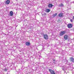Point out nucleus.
<instances>
[{
    "instance_id": "1",
    "label": "nucleus",
    "mask_w": 74,
    "mask_h": 74,
    "mask_svg": "<svg viewBox=\"0 0 74 74\" xmlns=\"http://www.w3.org/2000/svg\"><path fill=\"white\" fill-rule=\"evenodd\" d=\"M65 34V32L63 31H61L60 32V36H63V35H64Z\"/></svg>"
},
{
    "instance_id": "2",
    "label": "nucleus",
    "mask_w": 74,
    "mask_h": 74,
    "mask_svg": "<svg viewBox=\"0 0 74 74\" xmlns=\"http://www.w3.org/2000/svg\"><path fill=\"white\" fill-rule=\"evenodd\" d=\"M49 72H50L51 74H55V73L54 72V71L52 70V69H49Z\"/></svg>"
},
{
    "instance_id": "3",
    "label": "nucleus",
    "mask_w": 74,
    "mask_h": 74,
    "mask_svg": "<svg viewBox=\"0 0 74 74\" xmlns=\"http://www.w3.org/2000/svg\"><path fill=\"white\" fill-rule=\"evenodd\" d=\"M53 6V5H52V4H49L48 5V7L49 8H52Z\"/></svg>"
},
{
    "instance_id": "4",
    "label": "nucleus",
    "mask_w": 74,
    "mask_h": 74,
    "mask_svg": "<svg viewBox=\"0 0 74 74\" xmlns=\"http://www.w3.org/2000/svg\"><path fill=\"white\" fill-rule=\"evenodd\" d=\"M70 59L71 60V62H74V59L73 58V57H70Z\"/></svg>"
},
{
    "instance_id": "5",
    "label": "nucleus",
    "mask_w": 74,
    "mask_h": 74,
    "mask_svg": "<svg viewBox=\"0 0 74 74\" xmlns=\"http://www.w3.org/2000/svg\"><path fill=\"white\" fill-rule=\"evenodd\" d=\"M72 26L73 25L71 24H69L68 25V27L69 28H71V27H72Z\"/></svg>"
},
{
    "instance_id": "6",
    "label": "nucleus",
    "mask_w": 74,
    "mask_h": 74,
    "mask_svg": "<svg viewBox=\"0 0 74 74\" xmlns=\"http://www.w3.org/2000/svg\"><path fill=\"white\" fill-rule=\"evenodd\" d=\"M64 71V73H67V69H65V68L62 69Z\"/></svg>"
},
{
    "instance_id": "7",
    "label": "nucleus",
    "mask_w": 74,
    "mask_h": 74,
    "mask_svg": "<svg viewBox=\"0 0 74 74\" xmlns=\"http://www.w3.org/2000/svg\"><path fill=\"white\" fill-rule=\"evenodd\" d=\"M63 14L62 13H60L59 14V16L60 17H61L62 16H63Z\"/></svg>"
},
{
    "instance_id": "8",
    "label": "nucleus",
    "mask_w": 74,
    "mask_h": 74,
    "mask_svg": "<svg viewBox=\"0 0 74 74\" xmlns=\"http://www.w3.org/2000/svg\"><path fill=\"white\" fill-rule=\"evenodd\" d=\"M68 38V36L67 35H66L64 36V39L65 40H67Z\"/></svg>"
},
{
    "instance_id": "9",
    "label": "nucleus",
    "mask_w": 74,
    "mask_h": 74,
    "mask_svg": "<svg viewBox=\"0 0 74 74\" xmlns=\"http://www.w3.org/2000/svg\"><path fill=\"white\" fill-rule=\"evenodd\" d=\"M10 3V1L9 0H7L6 2V3L7 4H8Z\"/></svg>"
},
{
    "instance_id": "10",
    "label": "nucleus",
    "mask_w": 74,
    "mask_h": 74,
    "mask_svg": "<svg viewBox=\"0 0 74 74\" xmlns=\"http://www.w3.org/2000/svg\"><path fill=\"white\" fill-rule=\"evenodd\" d=\"M30 43L29 42H27L26 43V45L27 46L30 45Z\"/></svg>"
},
{
    "instance_id": "11",
    "label": "nucleus",
    "mask_w": 74,
    "mask_h": 74,
    "mask_svg": "<svg viewBox=\"0 0 74 74\" xmlns=\"http://www.w3.org/2000/svg\"><path fill=\"white\" fill-rule=\"evenodd\" d=\"M10 15L11 16L13 15V12L12 11H10Z\"/></svg>"
},
{
    "instance_id": "12",
    "label": "nucleus",
    "mask_w": 74,
    "mask_h": 74,
    "mask_svg": "<svg viewBox=\"0 0 74 74\" xmlns=\"http://www.w3.org/2000/svg\"><path fill=\"white\" fill-rule=\"evenodd\" d=\"M57 15H58V14L57 13H56L55 14H53V17H55V16H56Z\"/></svg>"
},
{
    "instance_id": "13",
    "label": "nucleus",
    "mask_w": 74,
    "mask_h": 74,
    "mask_svg": "<svg viewBox=\"0 0 74 74\" xmlns=\"http://www.w3.org/2000/svg\"><path fill=\"white\" fill-rule=\"evenodd\" d=\"M51 11V10L49 9H47V12H49Z\"/></svg>"
},
{
    "instance_id": "14",
    "label": "nucleus",
    "mask_w": 74,
    "mask_h": 74,
    "mask_svg": "<svg viewBox=\"0 0 74 74\" xmlns=\"http://www.w3.org/2000/svg\"><path fill=\"white\" fill-rule=\"evenodd\" d=\"M44 38L46 40L47 39V35H45L44 36Z\"/></svg>"
},
{
    "instance_id": "15",
    "label": "nucleus",
    "mask_w": 74,
    "mask_h": 74,
    "mask_svg": "<svg viewBox=\"0 0 74 74\" xmlns=\"http://www.w3.org/2000/svg\"><path fill=\"white\" fill-rule=\"evenodd\" d=\"M4 71H7V69H4Z\"/></svg>"
},
{
    "instance_id": "16",
    "label": "nucleus",
    "mask_w": 74,
    "mask_h": 74,
    "mask_svg": "<svg viewBox=\"0 0 74 74\" xmlns=\"http://www.w3.org/2000/svg\"><path fill=\"white\" fill-rule=\"evenodd\" d=\"M60 5V6H62V7H63V4L62 3H61Z\"/></svg>"
},
{
    "instance_id": "17",
    "label": "nucleus",
    "mask_w": 74,
    "mask_h": 74,
    "mask_svg": "<svg viewBox=\"0 0 74 74\" xmlns=\"http://www.w3.org/2000/svg\"><path fill=\"white\" fill-rule=\"evenodd\" d=\"M47 39H48V35H47Z\"/></svg>"
},
{
    "instance_id": "18",
    "label": "nucleus",
    "mask_w": 74,
    "mask_h": 74,
    "mask_svg": "<svg viewBox=\"0 0 74 74\" xmlns=\"http://www.w3.org/2000/svg\"><path fill=\"white\" fill-rule=\"evenodd\" d=\"M71 22H73V20H71Z\"/></svg>"
},
{
    "instance_id": "19",
    "label": "nucleus",
    "mask_w": 74,
    "mask_h": 74,
    "mask_svg": "<svg viewBox=\"0 0 74 74\" xmlns=\"http://www.w3.org/2000/svg\"><path fill=\"white\" fill-rule=\"evenodd\" d=\"M67 63H68V64H70V63L69 62L68 63V62H67Z\"/></svg>"
},
{
    "instance_id": "20",
    "label": "nucleus",
    "mask_w": 74,
    "mask_h": 74,
    "mask_svg": "<svg viewBox=\"0 0 74 74\" xmlns=\"http://www.w3.org/2000/svg\"><path fill=\"white\" fill-rule=\"evenodd\" d=\"M53 61H55V60H53Z\"/></svg>"
},
{
    "instance_id": "21",
    "label": "nucleus",
    "mask_w": 74,
    "mask_h": 74,
    "mask_svg": "<svg viewBox=\"0 0 74 74\" xmlns=\"http://www.w3.org/2000/svg\"><path fill=\"white\" fill-rule=\"evenodd\" d=\"M73 19H74V16L73 17Z\"/></svg>"
}]
</instances>
